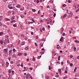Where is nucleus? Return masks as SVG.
I'll return each mask as SVG.
<instances>
[{
  "instance_id": "f704fd0d",
  "label": "nucleus",
  "mask_w": 79,
  "mask_h": 79,
  "mask_svg": "<svg viewBox=\"0 0 79 79\" xmlns=\"http://www.w3.org/2000/svg\"><path fill=\"white\" fill-rule=\"evenodd\" d=\"M0 26H2V23L0 22Z\"/></svg>"
},
{
  "instance_id": "c03bdc74",
  "label": "nucleus",
  "mask_w": 79,
  "mask_h": 79,
  "mask_svg": "<svg viewBox=\"0 0 79 79\" xmlns=\"http://www.w3.org/2000/svg\"><path fill=\"white\" fill-rule=\"evenodd\" d=\"M49 21H50V23H52V20H51V19H50Z\"/></svg>"
},
{
  "instance_id": "39448f33",
  "label": "nucleus",
  "mask_w": 79,
  "mask_h": 79,
  "mask_svg": "<svg viewBox=\"0 0 79 79\" xmlns=\"http://www.w3.org/2000/svg\"><path fill=\"white\" fill-rule=\"evenodd\" d=\"M8 8H10V9H13V6H11L8 5Z\"/></svg>"
},
{
  "instance_id": "5701e85b",
  "label": "nucleus",
  "mask_w": 79,
  "mask_h": 79,
  "mask_svg": "<svg viewBox=\"0 0 79 79\" xmlns=\"http://www.w3.org/2000/svg\"><path fill=\"white\" fill-rule=\"evenodd\" d=\"M3 34V32H1L0 33V35H2Z\"/></svg>"
},
{
  "instance_id": "a878e982",
  "label": "nucleus",
  "mask_w": 79,
  "mask_h": 79,
  "mask_svg": "<svg viewBox=\"0 0 79 79\" xmlns=\"http://www.w3.org/2000/svg\"><path fill=\"white\" fill-rule=\"evenodd\" d=\"M75 42H76V43H78V44H79V41L77 40L75 41Z\"/></svg>"
},
{
  "instance_id": "412c9836",
  "label": "nucleus",
  "mask_w": 79,
  "mask_h": 79,
  "mask_svg": "<svg viewBox=\"0 0 79 79\" xmlns=\"http://www.w3.org/2000/svg\"><path fill=\"white\" fill-rule=\"evenodd\" d=\"M12 57L13 58H15V54H14L12 56Z\"/></svg>"
},
{
  "instance_id": "58836bf2",
  "label": "nucleus",
  "mask_w": 79,
  "mask_h": 79,
  "mask_svg": "<svg viewBox=\"0 0 79 79\" xmlns=\"http://www.w3.org/2000/svg\"><path fill=\"white\" fill-rule=\"evenodd\" d=\"M23 63H22L21 64V67H23Z\"/></svg>"
},
{
  "instance_id": "de8ad7c7",
  "label": "nucleus",
  "mask_w": 79,
  "mask_h": 79,
  "mask_svg": "<svg viewBox=\"0 0 79 79\" xmlns=\"http://www.w3.org/2000/svg\"><path fill=\"white\" fill-rule=\"evenodd\" d=\"M36 3H39V0H37L36 1Z\"/></svg>"
},
{
  "instance_id": "338daca9",
  "label": "nucleus",
  "mask_w": 79,
  "mask_h": 79,
  "mask_svg": "<svg viewBox=\"0 0 79 79\" xmlns=\"http://www.w3.org/2000/svg\"><path fill=\"white\" fill-rule=\"evenodd\" d=\"M40 22L41 23H43V20H40Z\"/></svg>"
},
{
  "instance_id": "79ce46f5",
  "label": "nucleus",
  "mask_w": 79,
  "mask_h": 79,
  "mask_svg": "<svg viewBox=\"0 0 79 79\" xmlns=\"http://www.w3.org/2000/svg\"><path fill=\"white\" fill-rule=\"evenodd\" d=\"M9 73H11V70H9Z\"/></svg>"
},
{
  "instance_id": "2f4dec72",
  "label": "nucleus",
  "mask_w": 79,
  "mask_h": 79,
  "mask_svg": "<svg viewBox=\"0 0 79 79\" xmlns=\"http://www.w3.org/2000/svg\"><path fill=\"white\" fill-rule=\"evenodd\" d=\"M74 51H76V48L74 47Z\"/></svg>"
},
{
  "instance_id": "a18cd8bd",
  "label": "nucleus",
  "mask_w": 79,
  "mask_h": 79,
  "mask_svg": "<svg viewBox=\"0 0 79 79\" xmlns=\"http://www.w3.org/2000/svg\"><path fill=\"white\" fill-rule=\"evenodd\" d=\"M70 66H73V64H72V63H70Z\"/></svg>"
},
{
  "instance_id": "6ab92c4d",
  "label": "nucleus",
  "mask_w": 79,
  "mask_h": 79,
  "mask_svg": "<svg viewBox=\"0 0 79 79\" xmlns=\"http://www.w3.org/2000/svg\"><path fill=\"white\" fill-rule=\"evenodd\" d=\"M66 16H67V14H65V15H64L63 18H65V17H66Z\"/></svg>"
},
{
  "instance_id": "13d9d810",
  "label": "nucleus",
  "mask_w": 79,
  "mask_h": 79,
  "mask_svg": "<svg viewBox=\"0 0 79 79\" xmlns=\"http://www.w3.org/2000/svg\"><path fill=\"white\" fill-rule=\"evenodd\" d=\"M15 19V17H12L11 18V19L13 20V19Z\"/></svg>"
},
{
  "instance_id": "a211bd4d",
  "label": "nucleus",
  "mask_w": 79,
  "mask_h": 79,
  "mask_svg": "<svg viewBox=\"0 0 79 79\" xmlns=\"http://www.w3.org/2000/svg\"><path fill=\"white\" fill-rule=\"evenodd\" d=\"M25 44V42H23L22 44L21 45H24Z\"/></svg>"
},
{
  "instance_id": "69168bd1",
  "label": "nucleus",
  "mask_w": 79,
  "mask_h": 79,
  "mask_svg": "<svg viewBox=\"0 0 79 79\" xmlns=\"http://www.w3.org/2000/svg\"><path fill=\"white\" fill-rule=\"evenodd\" d=\"M13 21V23H15L16 22V20H12Z\"/></svg>"
},
{
  "instance_id": "bf43d9fd",
  "label": "nucleus",
  "mask_w": 79,
  "mask_h": 79,
  "mask_svg": "<svg viewBox=\"0 0 79 79\" xmlns=\"http://www.w3.org/2000/svg\"><path fill=\"white\" fill-rule=\"evenodd\" d=\"M31 35H34V33L33 32H31Z\"/></svg>"
},
{
  "instance_id": "393cba45",
  "label": "nucleus",
  "mask_w": 79,
  "mask_h": 79,
  "mask_svg": "<svg viewBox=\"0 0 79 79\" xmlns=\"http://www.w3.org/2000/svg\"><path fill=\"white\" fill-rule=\"evenodd\" d=\"M40 53H41V55H43V54H44V52H40Z\"/></svg>"
},
{
  "instance_id": "b1692460",
  "label": "nucleus",
  "mask_w": 79,
  "mask_h": 79,
  "mask_svg": "<svg viewBox=\"0 0 79 79\" xmlns=\"http://www.w3.org/2000/svg\"><path fill=\"white\" fill-rule=\"evenodd\" d=\"M0 42L1 44H3V41L2 40H1Z\"/></svg>"
},
{
  "instance_id": "3c124183",
  "label": "nucleus",
  "mask_w": 79,
  "mask_h": 79,
  "mask_svg": "<svg viewBox=\"0 0 79 79\" xmlns=\"http://www.w3.org/2000/svg\"><path fill=\"white\" fill-rule=\"evenodd\" d=\"M35 44L36 47H37V43H35Z\"/></svg>"
},
{
  "instance_id": "f3484780",
  "label": "nucleus",
  "mask_w": 79,
  "mask_h": 79,
  "mask_svg": "<svg viewBox=\"0 0 79 79\" xmlns=\"http://www.w3.org/2000/svg\"><path fill=\"white\" fill-rule=\"evenodd\" d=\"M2 18H3L2 16H0V21H1L2 20Z\"/></svg>"
},
{
  "instance_id": "4be33fe9",
  "label": "nucleus",
  "mask_w": 79,
  "mask_h": 79,
  "mask_svg": "<svg viewBox=\"0 0 79 79\" xmlns=\"http://www.w3.org/2000/svg\"><path fill=\"white\" fill-rule=\"evenodd\" d=\"M58 61H60V56H58Z\"/></svg>"
},
{
  "instance_id": "e433bc0d",
  "label": "nucleus",
  "mask_w": 79,
  "mask_h": 79,
  "mask_svg": "<svg viewBox=\"0 0 79 79\" xmlns=\"http://www.w3.org/2000/svg\"><path fill=\"white\" fill-rule=\"evenodd\" d=\"M40 31L42 32V28H40Z\"/></svg>"
},
{
  "instance_id": "7ed1b4c3",
  "label": "nucleus",
  "mask_w": 79,
  "mask_h": 79,
  "mask_svg": "<svg viewBox=\"0 0 79 79\" xmlns=\"http://www.w3.org/2000/svg\"><path fill=\"white\" fill-rule=\"evenodd\" d=\"M1 64H2V66H4V64H5L4 60H2V61L1 62Z\"/></svg>"
},
{
  "instance_id": "423d86ee",
  "label": "nucleus",
  "mask_w": 79,
  "mask_h": 79,
  "mask_svg": "<svg viewBox=\"0 0 79 79\" xmlns=\"http://www.w3.org/2000/svg\"><path fill=\"white\" fill-rule=\"evenodd\" d=\"M9 65V63L8 62H6V68H7V67H8Z\"/></svg>"
},
{
  "instance_id": "cd10ccee",
  "label": "nucleus",
  "mask_w": 79,
  "mask_h": 79,
  "mask_svg": "<svg viewBox=\"0 0 79 79\" xmlns=\"http://www.w3.org/2000/svg\"><path fill=\"white\" fill-rule=\"evenodd\" d=\"M20 16L22 18H24V16L23 15H20Z\"/></svg>"
},
{
  "instance_id": "20e7f679",
  "label": "nucleus",
  "mask_w": 79,
  "mask_h": 79,
  "mask_svg": "<svg viewBox=\"0 0 79 79\" xmlns=\"http://www.w3.org/2000/svg\"><path fill=\"white\" fill-rule=\"evenodd\" d=\"M68 14H69L71 17L73 15L72 12H71L70 13H68Z\"/></svg>"
},
{
  "instance_id": "603ef678",
  "label": "nucleus",
  "mask_w": 79,
  "mask_h": 79,
  "mask_svg": "<svg viewBox=\"0 0 79 79\" xmlns=\"http://www.w3.org/2000/svg\"><path fill=\"white\" fill-rule=\"evenodd\" d=\"M62 35L63 36H64V35H65V33H63L62 34Z\"/></svg>"
},
{
  "instance_id": "4468645a",
  "label": "nucleus",
  "mask_w": 79,
  "mask_h": 79,
  "mask_svg": "<svg viewBox=\"0 0 79 79\" xmlns=\"http://www.w3.org/2000/svg\"><path fill=\"white\" fill-rule=\"evenodd\" d=\"M11 52H12V50H10L9 51V55H10L11 53Z\"/></svg>"
},
{
  "instance_id": "c9c22d12",
  "label": "nucleus",
  "mask_w": 79,
  "mask_h": 79,
  "mask_svg": "<svg viewBox=\"0 0 79 79\" xmlns=\"http://www.w3.org/2000/svg\"><path fill=\"white\" fill-rule=\"evenodd\" d=\"M13 51L14 52H16V50H15V49H13Z\"/></svg>"
},
{
  "instance_id": "6e6d98bb",
  "label": "nucleus",
  "mask_w": 79,
  "mask_h": 79,
  "mask_svg": "<svg viewBox=\"0 0 79 79\" xmlns=\"http://www.w3.org/2000/svg\"><path fill=\"white\" fill-rule=\"evenodd\" d=\"M68 67H66L65 68V70L68 71Z\"/></svg>"
},
{
  "instance_id": "9d476101",
  "label": "nucleus",
  "mask_w": 79,
  "mask_h": 79,
  "mask_svg": "<svg viewBox=\"0 0 79 79\" xmlns=\"http://www.w3.org/2000/svg\"><path fill=\"white\" fill-rule=\"evenodd\" d=\"M16 7L17 8H20V7H21V5H18L17 6H16Z\"/></svg>"
},
{
  "instance_id": "0e129e2a",
  "label": "nucleus",
  "mask_w": 79,
  "mask_h": 79,
  "mask_svg": "<svg viewBox=\"0 0 79 79\" xmlns=\"http://www.w3.org/2000/svg\"><path fill=\"white\" fill-rule=\"evenodd\" d=\"M29 69H30V70H32V68L31 67L29 68Z\"/></svg>"
},
{
  "instance_id": "473e14b6",
  "label": "nucleus",
  "mask_w": 79,
  "mask_h": 79,
  "mask_svg": "<svg viewBox=\"0 0 79 79\" xmlns=\"http://www.w3.org/2000/svg\"><path fill=\"white\" fill-rule=\"evenodd\" d=\"M63 7H64V6H66V4H63Z\"/></svg>"
},
{
  "instance_id": "f8f14e48",
  "label": "nucleus",
  "mask_w": 79,
  "mask_h": 79,
  "mask_svg": "<svg viewBox=\"0 0 79 79\" xmlns=\"http://www.w3.org/2000/svg\"><path fill=\"white\" fill-rule=\"evenodd\" d=\"M40 45H41V47H40V48H41V47H43V45H44V44H43L42 43H41Z\"/></svg>"
},
{
  "instance_id": "dca6fc26",
  "label": "nucleus",
  "mask_w": 79,
  "mask_h": 79,
  "mask_svg": "<svg viewBox=\"0 0 79 79\" xmlns=\"http://www.w3.org/2000/svg\"><path fill=\"white\" fill-rule=\"evenodd\" d=\"M45 78L46 79H49V77L48 76H47V75H46Z\"/></svg>"
},
{
  "instance_id": "e2e57ef3",
  "label": "nucleus",
  "mask_w": 79,
  "mask_h": 79,
  "mask_svg": "<svg viewBox=\"0 0 79 79\" xmlns=\"http://www.w3.org/2000/svg\"><path fill=\"white\" fill-rule=\"evenodd\" d=\"M68 2L69 3H70L71 2V1L70 0H68Z\"/></svg>"
},
{
  "instance_id": "0eeeda50",
  "label": "nucleus",
  "mask_w": 79,
  "mask_h": 79,
  "mask_svg": "<svg viewBox=\"0 0 79 79\" xmlns=\"http://www.w3.org/2000/svg\"><path fill=\"white\" fill-rule=\"evenodd\" d=\"M6 44H9L10 43V40H9L8 39L6 40Z\"/></svg>"
},
{
  "instance_id": "8fccbe9b",
  "label": "nucleus",
  "mask_w": 79,
  "mask_h": 79,
  "mask_svg": "<svg viewBox=\"0 0 79 79\" xmlns=\"http://www.w3.org/2000/svg\"><path fill=\"white\" fill-rule=\"evenodd\" d=\"M8 59L9 60V61H10V60H11V57H9L8 58Z\"/></svg>"
},
{
  "instance_id": "774afa93",
  "label": "nucleus",
  "mask_w": 79,
  "mask_h": 79,
  "mask_svg": "<svg viewBox=\"0 0 79 79\" xmlns=\"http://www.w3.org/2000/svg\"><path fill=\"white\" fill-rule=\"evenodd\" d=\"M77 59L79 60V56H77Z\"/></svg>"
},
{
  "instance_id": "6e6552de",
  "label": "nucleus",
  "mask_w": 79,
  "mask_h": 79,
  "mask_svg": "<svg viewBox=\"0 0 79 79\" xmlns=\"http://www.w3.org/2000/svg\"><path fill=\"white\" fill-rule=\"evenodd\" d=\"M22 55H23L22 53H19L17 55L18 56H21Z\"/></svg>"
},
{
  "instance_id": "f257e3e1",
  "label": "nucleus",
  "mask_w": 79,
  "mask_h": 79,
  "mask_svg": "<svg viewBox=\"0 0 79 79\" xmlns=\"http://www.w3.org/2000/svg\"><path fill=\"white\" fill-rule=\"evenodd\" d=\"M3 52L4 53L6 54L8 53V49L6 48L3 50Z\"/></svg>"
},
{
  "instance_id": "72a5a7b5",
  "label": "nucleus",
  "mask_w": 79,
  "mask_h": 79,
  "mask_svg": "<svg viewBox=\"0 0 79 79\" xmlns=\"http://www.w3.org/2000/svg\"><path fill=\"white\" fill-rule=\"evenodd\" d=\"M24 56H27V53H25L24 54Z\"/></svg>"
},
{
  "instance_id": "4c0bfd02",
  "label": "nucleus",
  "mask_w": 79,
  "mask_h": 79,
  "mask_svg": "<svg viewBox=\"0 0 79 79\" xmlns=\"http://www.w3.org/2000/svg\"><path fill=\"white\" fill-rule=\"evenodd\" d=\"M13 26H14V27H16V25L15 24H14L13 25Z\"/></svg>"
},
{
  "instance_id": "7c9ffc66",
  "label": "nucleus",
  "mask_w": 79,
  "mask_h": 79,
  "mask_svg": "<svg viewBox=\"0 0 79 79\" xmlns=\"http://www.w3.org/2000/svg\"><path fill=\"white\" fill-rule=\"evenodd\" d=\"M76 69H77V67H75L74 69V72H76Z\"/></svg>"
},
{
  "instance_id": "2eb2a0df",
  "label": "nucleus",
  "mask_w": 79,
  "mask_h": 79,
  "mask_svg": "<svg viewBox=\"0 0 79 79\" xmlns=\"http://www.w3.org/2000/svg\"><path fill=\"white\" fill-rule=\"evenodd\" d=\"M32 60L34 61H35V57H34V56H33V58L32 59Z\"/></svg>"
},
{
  "instance_id": "680f3d73",
  "label": "nucleus",
  "mask_w": 79,
  "mask_h": 79,
  "mask_svg": "<svg viewBox=\"0 0 79 79\" xmlns=\"http://www.w3.org/2000/svg\"><path fill=\"white\" fill-rule=\"evenodd\" d=\"M11 47H13V44H11L10 45Z\"/></svg>"
},
{
  "instance_id": "9b49d317",
  "label": "nucleus",
  "mask_w": 79,
  "mask_h": 79,
  "mask_svg": "<svg viewBox=\"0 0 79 79\" xmlns=\"http://www.w3.org/2000/svg\"><path fill=\"white\" fill-rule=\"evenodd\" d=\"M63 40V37H61V38L60 40V42H62V41Z\"/></svg>"
},
{
  "instance_id": "1a4fd4ad",
  "label": "nucleus",
  "mask_w": 79,
  "mask_h": 79,
  "mask_svg": "<svg viewBox=\"0 0 79 79\" xmlns=\"http://www.w3.org/2000/svg\"><path fill=\"white\" fill-rule=\"evenodd\" d=\"M60 30L62 32H63V31H64V28H63V27H62L60 29Z\"/></svg>"
},
{
  "instance_id": "4d7b16f0",
  "label": "nucleus",
  "mask_w": 79,
  "mask_h": 79,
  "mask_svg": "<svg viewBox=\"0 0 79 79\" xmlns=\"http://www.w3.org/2000/svg\"><path fill=\"white\" fill-rule=\"evenodd\" d=\"M73 55L70 56V58H73Z\"/></svg>"
},
{
  "instance_id": "aec40b11",
  "label": "nucleus",
  "mask_w": 79,
  "mask_h": 79,
  "mask_svg": "<svg viewBox=\"0 0 79 79\" xmlns=\"http://www.w3.org/2000/svg\"><path fill=\"white\" fill-rule=\"evenodd\" d=\"M48 67H49V70H51V69H52V68H51V66L49 65V66Z\"/></svg>"
},
{
  "instance_id": "5fc2aeb1",
  "label": "nucleus",
  "mask_w": 79,
  "mask_h": 79,
  "mask_svg": "<svg viewBox=\"0 0 79 79\" xmlns=\"http://www.w3.org/2000/svg\"><path fill=\"white\" fill-rule=\"evenodd\" d=\"M64 73H65V74H67V73H68V71H67V70H65Z\"/></svg>"
},
{
  "instance_id": "f03ea898",
  "label": "nucleus",
  "mask_w": 79,
  "mask_h": 79,
  "mask_svg": "<svg viewBox=\"0 0 79 79\" xmlns=\"http://www.w3.org/2000/svg\"><path fill=\"white\" fill-rule=\"evenodd\" d=\"M29 76H30V74L27 73L26 75V79H28L29 78Z\"/></svg>"
},
{
  "instance_id": "49530a36",
  "label": "nucleus",
  "mask_w": 79,
  "mask_h": 79,
  "mask_svg": "<svg viewBox=\"0 0 79 79\" xmlns=\"http://www.w3.org/2000/svg\"><path fill=\"white\" fill-rule=\"evenodd\" d=\"M55 77H59V75H56L55 76Z\"/></svg>"
},
{
  "instance_id": "bb28decb",
  "label": "nucleus",
  "mask_w": 79,
  "mask_h": 79,
  "mask_svg": "<svg viewBox=\"0 0 79 79\" xmlns=\"http://www.w3.org/2000/svg\"><path fill=\"white\" fill-rule=\"evenodd\" d=\"M25 49L26 50H28V47H26L25 48Z\"/></svg>"
},
{
  "instance_id": "c756f323",
  "label": "nucleus",
  "mask_w": 79,
  "mask_h": 79,
  "mask_svg": "<svg viewBox=\"0 0 79 79\" xmlns=\"http://www.w3.org/2000/svg\"><path fill=\"white\" fill-rule=\"evenodd\" d=\"M32 11L33 12H35V11H36V10H35V9H32Z\"/></svg>"
},
{
  "instance_id": "ddd939ff",
  "label": "nucleus",
  "mask_w": 79,
  "mask_h": 79,
  "mask_svg": "<svg viewBox=\"0 0 79 79\" xmlns=\"http://www.w3.org/2000/svg\"><path fill=\"white\" fill-rule=\"evenodd\" d=\"M58 71L59 72L60 74H61V69H58Z\"/></svg>"
},
{
  "instance_id": "09e8293b",
  "label": "nucleus",
  "mask_w": 79,
  "mask_h": 79,
  "mask_svg": "<svg viewBox=\"0 0 79 79\" xmlns=\"http://www.w3.org/2000/svg\"><path fill=\"white\" fill-rule=\"evenodd\" d=\"M36 39H39V37L37 35L36 36Z\"/></svg>"
},
{
  "instance_id": "864d4df0",
  "label": "nucleus",
  "mask_w": 79,
  "mask_h": 79,
  "mask_svg": "<svg viewBox=\"0 0 79 79\" xmlns=\"http://www.w3.org/2000/svg\"><path fill=\"white\" fill-rule=\"evenodd\" d=\"M41 40H42V41H44L45 39L43 38L41 39Z\"/></svg>"
},
{
  "instance_id": "a19ab883",
  "label": "nucleus",
  "mask_w": 79,
  "mask_h": 79,
  "mask_svg": "<svg viewBox=\"0 0 79 79\" xmlns=\"http://www.w3.org/2000/svg\"><path fill=\"white\" fill-rule=\"evenodd\" d=\"M6 21H10V19H9L8 18H6Z\"/></svg>"
},
{
  "instance_id": "ea45409f",
  "label": "nucleus",
  "mask_w": 79,
  "mask_h": 79,
  "mask_svg": "<svg viewBox=\"0 0 79 79\" xmlns=\"http://www.w3.org/2000/svg\"><path fill=\"white\" fill-rule=\"evenodd\" d=\"M50 2H52V3H53V0H51L50 1Z\"/></svg>"
},
{
  "instance_id": "c85d7f7f",
  "label": "nucleus",
  "mask_w": 79,
  "mask_h": 79,
  "mask_svg": "<svg viewBox=\"0 0 79 79\" xmlns=\"http://www.w3.org/2000/svg\"><path fill=\"white\" fill-rule=\"evenodd\" d=\"M79 8H78V9L76 10V12H77V13H78V12H79Z\"/></svg>"
},
{
  "instance_id": "37998d69",
  "label": "nucleus",
  "mask_w": 79,
  "mask_h": 79,
  "mask_svg": "<svg viewBox=\"0 0 79 79\" xmlns=\"http://www.w3.org/2000/svg\"><path fill=\"white\" fill-rule=\"evenodd\" d=\"M31 20L32 22H34V23H35V21H34V19H32Z\"/></svg>"
},
{
  "instance_id": "052dcab7",
  "label": "nucleus",
  "mask_w": 79,
  "mask_h": 79,
  "mask_svg": "<svg viewBox=\"0 0 79 79\" xmlns=\"http://www.w3.org/2000/svg\"><path fill=\"white\" fill-rule=\"evenodd\" d=\"M53 16H54V17H55L56 16V14H54Z\"/></svg>"
}]
</instances>
